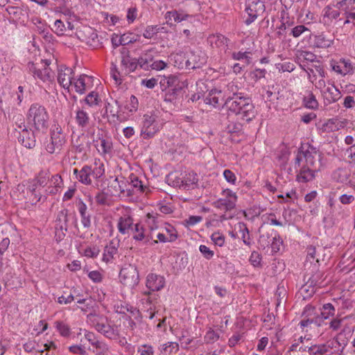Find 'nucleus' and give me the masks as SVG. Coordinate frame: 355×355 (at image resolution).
Segmentation results:
<instances>
[{"label": "nucleus", "instance_id": "1", "mask_svg": "<svg viewBox=\"0 0 355 355\" xmlns=\"http://www.w3.org/2000/svg\"><path fill=\"white\" fill-rule=\"evenodd\" d=\"M227 88L233 94L227 98L224 107L228 112L239 116L241 119L247 122L252 121L256 116V111L251 98L234 91L236 86L233 83H229Z\"/></svg>", "mask_w": 355, "mask_h": 355}, {"label": "nucleus", "instance_id": "2", "mask_svg": "<svg viewBox=\"0 0 355 355\" xmlns=\"http://www.w3.org/2000/svg\"><path fill=\"white\" fill-rule=\"evenodd\" d=\"M26 121L35 132L45 134L49 128V114L44 105L35 103L28 110Z\"/></svg>", "mask_w": 355, "mask_h": 355}, {"label": "nucleus", "instance_id": "3", "mask_svg": "<svg viewBox=\"0 0 355 355\" xmlns=\"http://www.w3.org/2000/svg\"><path fill=\"white\" fill-rule=\"evenodd\" d=\"M50 141L45 145V150L50 154H60L67 143V135L59 124H53L50 130Z\"/></svg>", "mask_w": 355, "mask_h": 355}, {"label": "nucleus", "instance_id": "4", "mask_svg": "<svg viewBox=\"0 0 355 355\" xmlns=\"http://www.w3.org/2000/svg\"><path fill=\"white\" fill-rule=\"evenodd\" d=\"M51 62L42 60L40 62H28L27 69L35 79H39L43 83H51L54 80V73L49 67Z\"/></svg>", "mask_w": 355, "mask_h": 355}, {"label": "nucleus", "instance_id": "5", "mask_svg": "<svg viewBox=\"0 0 355 355\" xmlns=\"http://www.w3.org/2000/svg\"><path fill=\"white\" fill-rule=\"evenodd\" d=\"M162 128L158 117L153 113L144 115L141 122V137L144 139L153 138Z\"/></svg>", "mask_w": 355, "mask_h": 355}, {"label": "nucleus", "instance_id": "6", "mask_svg": "<svg viewBox=\"0 0 355 355\" xmlns=\"http://www.w3.org/2000/svg\"><path fill=\"white\" fill-rule=\"evenodd\" d=\"M317 154L318 150L316 148L313 146L308 145L306 148L304 146L302 147L299 150L295 159L294 167L297 168V165L301 164L315 168Z\"/></svg>", "mask_w": 355, "mask_h": 355}, {"label": "nucleus", "instance_id": "7", "mask_svg": "<svg viewBox=\"0 0 355 355\" xmlns=\"http://www.w3.org/2000/svg\"><path fill=\"white\" fill-rule=\"evenodd\" d=\"M121 282L129 287H133L139 283V272L135 266L128 264L123 266L119 273Z\"/></svg>", "mask_w": 355, "mask_h": 355}, {"label": "nucleus", "instance_id": "8", "mask_svg": "<svg viewBox=\"0 0 355 355\" xmlns=\"http://www.w3.org/2000/svg\"><path fill=\"white\" fill-rule=\"evenodd\" d=\"M306 259L311 263L315 260L318 263L328 259L329 250L328 248L320 245H310L306 248Z\"/></svg>", "mask_w": 355, "mask_h": 355}, {"label": "nucleus", "instance_id": "9", "mask_svg": "<svg viewBox=\"0 0 355 355\" xmlns=\"http://www.w3.org/2000/svg\"><path fill=\"white\" fill-rule=\"evenodd\" d=\"M19 130V142L27 148H33L35 146V134L37 132L31 128L28 130L22 118L20 119Z\"/></svg>", "mask_w": 355, "mask_h": 355}, {"label": "nucleus", "instance_id": "10", "mask_svg": "<svg viewBox=\"0 0 355 355\" xmlns=\"http://www.w3.org/2000/svg\"><path fill=\"white\" fill-rule=\"evenodd\" d=\"M222 196V198L214 202L216 207L226 211L233 209L235 207L237 200L236 193L227 189L223 191Z\"/></svg>", "mask_w": 355, "mask_h": 355}, {"label": "nucleus", "instance_id": "11", "mask_svg": "<svg viewBox=\"0 0 355 355\" xmlns=\"http://www.w3.org/2000/svg\"><path fill=\"white\" fill-rule=\"evenodd\" d=\"M245 10L248 17L245 19V23L250 25L261 13L264 12L265 6L263 2L260 0H248Z\"/></svg>", "mask_w": 355, "mask_h": 355}, {"label": "nucleus", "instance_id": "12", "mask_svg": "<svg viewBox=\"0 0 355 355\" xmlns=\"http://www.w3.org/2000/svg\"><path fill=\"white\" fill-rule=\"evenodd\" d=\"M332 69L343 76L355 73V64L349 59L340 58L338 61L331 62Z\"/></svg>", "mask_w": 355, "mask_h": 355}, {"label": "nucleus", "instance_id": "13", "mask_svg": "<svg viewBox=\"0 0 355 355\" xmlns=\"http://www.w3.org/2000/svg\"><path fill=\"white\" fill-rule=\"evenodd\" d=\"M207 62L206 56L202 52H190L187 55L185 67L188 69L201 68Z\"/></svg>", "mask_w": 355, "mask_h": 355}, {"label": "nucleus", "instance_id": "14", "mask_svg": "<svg viewBox=\"0 0 355 355\" xmlns=\"http://www.w3.org/2000/svg\"><path fill=\"white\" fill-rule=\"evenodd\" d=\"M296 180L298 182L306 183L312 181L315 177L316 169L304 164L297 165Z\"/></svg>", "mask_w": 355, "mask_h": 355}, {"label": "nucleus", "instance_id": "15", "mask_svg": "<svg viewBox=\"0 0 355 355\" xmlns=\"http://www.w3.org/2000/svg\"><path fill=\"white\" fill-rule=\"evenodd\" d=\"M75 123L82 130H86L90 126L92 119L87 109L85 107H78L75 111Z\"/></svg>", "mask_w": 355, "mask_h": 355}, {"label": "nucleus", "instance_id": "16", "mask_svg": "<svg viewBox=\"0 0 355 355\" xmlns=\"http://www.w3.org/2000/svg\"><path fill=\"white\" fill-rule=\"evenodd\" d=\"M141 223H118V228L121 233L126 234L130 232L137 234L133 236V238L138 241H141L144 238V228Z\"/></svg>", "mask_w": 355, "mask_h": 355}, {"label": "nucleus", "instance_id": "17", "mask_svg": "<svg viewBox=\"0 0 355 355\" xmlns=\"http://www.w3.org/2000/svg\"><path fill=\"white\" fill-rule=\"evenodd\" d=\"M146 286L150 291H158L165 286V279L163 276L150 273L146 277Z\"/></svg>", "mask_w": 355, "mask_h": 355}, {"label": "nucleus", "instance_id": "18", "mask_svg": "<svg viewBox=\"0 0 355 355\" xmlns=\"http://www.w3.org/2000/svg\"><path fill=\"white\" fill-rule=\"evenodd\" d=\"M72 73V69L69 67L62 66L58 69V82L64 89H69L71 85Z\"/></svg>", "mask_w": 355, "mask_h": 355}, {"label": "nucleus", "instance_id": "19", "mask_svg": "<svg viewBox=\"0 0 355 355\" xmlns=\"http://www.w3.org/2000/svg\"><path fill=\"white\" fill-rule=\"evenodd\" d=\"M76 175V179L83 184L90 185L92 183V166L85 165L80 170L74 168L73 171Z\"/></svg>", "mask_w": 355, "mask_h": 355}, {"label": "nucleus", "instance_id": "20", "mask_svg": "<svg viewBox=\"0 0 355 355\" xmlns=\"http://www.w3.org/2000/svg\"><path fill=\"white\" fill-rule=\"evenodd\" d=\"M322 94L327 104H331L336 102L341 98V93L339 89L334 85L327 87L322 92Z\"/></svg>", "mask_w": 355, "mask_h": 355}, {"label": "nucleus", "instance_id": "21", "mask_svg": "<svg viewBox=\"0 0 355 355\" xmlns=\"http://www.w3.org/2000/svg\"><path fill=\"white\" fill-rule=\"evenodd\" d=\"M95 144L97 150L101 155L110 154L112 149V141L111 138L101 137H98Z\"/></svg>", "mask_w": 355, "mask_h": 355}, {"label": "nucleus", "instance_id": "22", "mask_svg": "<svg viewBox=\"0 0 355 355\" xmlns=\"http://www.w3.org/2000/svg\"><path fill=\"white\" fill-rule=\"evenodd\" d=\"M154 60V57L150 51H146L141 54V55L137 58V63H139V67L141 69L144 70H149L150 69V64L153 63Z\"/></svg>", "mask_w": 355, "mask_h": 355}, {"label": "nucleus", "instance_id": "23", "mask_svg": "<svg viewBox=\"0 0 355 355\" xmlns=\"http://www.w3.org/2000/svg\"><path fill=\"white\" fill-rule=\"evenodd\" d=\"M320 278V274H315L313 275L311 277L309 278V281L306 282L305 285H304L301 288L302 292L309 293V288H311V290L310 291V293H308L306 297L311 296L315 293L314 287L315 286H319L321 284V282H318V279Z\"/></svg>", "mask_w": 355, "mask_h": 355}, {"label": "nucleus", "instance_id": "24", "mask_svg": "<svg viewBox=\"0 0 355 355\" xmlns=\"http://www.w3.org/2000/svg\"><path fill=\"white\" fill-rule=\"evenodd\" d=\"M87 322L91 324L92 325L95 329L96 331H98V329H99L101 324H103V322H107V318L103 315H99V314H97L96 313H90L87 315Z\"/></svg>", "mask_w": 355, "mask_h": 355}, {"label": "nucleus", "instance_id": "25", "mask_svg": "<svg viewBox=\"0 0 355 355\" xmlns=\"http://www.w3.org/2000/svg\"><path fill=\"white\" fill-rule=\"evenodd\" d=\"M125 184L123 181L120 182L117 178H115L112 181L110 182L108 185V190L112 196H120L121 193L125 192L123 187Z\"/></svg>", "mask_w": 355, "mask_h": 355}, {"label": "nucleus", "instance_id": "26", "mask_svg": "<svg viewBox=\"0 0 355 355\" xmlns=\"http://www.w3.org/2000/svg\"><path fill=\"white\" fill-rule=\"evenodd\" d=\"M333 40L329 39L324 33L314 35L313 46L316 48L326 49L331 46Z\"/></svg>", "mask_w": 355, "mask_h": 355}, {"label": "nucleus", "instance_id": "27", "mask_svg": "<svg viewBox=\"0 0 355 355\" xmlns=\"http://www.w3.org/2000/svg\"><path fill=\"white\" fill-rule=\"evenodd\" d=\"M340 12L330 6H327L323 10L322 21L325 24H329L333 19H336L340 16Z\"/></svg>", "mask_w": 355, "mask_h": 355}, {"label": "nucleus", "instance_id": "28", "mask_svg": "<svg viewBox=\"0 0 355 355\" xmlns=\"http://www.w3.org/2000/svg\"><path fill=\"white\" fill-rule=\"evenodd\" d=\"M98 331L105 336L106 338L110 339H116L118 336L116 329L113 326L110 325L107 322H103L101 324Z\"/></svg>", "mask_w": 355, "mask_h": 355}, {"label": "nucleus", "instance_id": "29", "mask_svg": "<svg viewBox=\"0 0 355 355\" xmlns=\"http://www.w3.org/2000/svg\"><path fill=\"white\" fill-rule=\"evenodd\" d=\"M50 181V187H49V193L50 194H56L59 189L63 186V181L61 176L58 174L52 175Z\"/></svg>", "mask_w": 355, "mask_h": 355}, {"label": "nucleus", "instance_id": "30", "mask_svg": "<svg viewBox=\"0 0 355 355\" xmlns=\"http://www.w3.org/2000/svg\"><path fill=\"white\" fill-rule=\"evenodd\" d=\"M346 345L347 342L345 339L340 340L338 338H336L329 341V348L334 349V353L336 355H341Z\"/></svg>", "mask_w": 355, "mask_h": 355}, {"label": "nucleus", "instance_id": "31", "mask_svg": "<svg viewBox=\"0 0 355 355\" xmlns=\"http://www.w3.org/2000/svg\"><path fill=\"white\" fill-rule=\"evenodd\" d=\"M90 80V77L82 74L79 78L74 82V87L76 92L79 94H83L87 90V81Z\"/></svg>", "mask_w": 355, "mask_h": 355}, {"label": "nucleus", "instance_id": "32", "mask_svg": "<svg viewBox=\"0 0 355 355\" xmlns=\"http://www.w3.org/2000/svg\"><path fill=\"white\" fill-rule=\"evenodd\" d=\"M324 318H323V315H315L313 316V318H309L306 319H303L300 322V324L302 327H308L309 325L313 324L316 327H320L322 326V323L324 322Z\"/></svg>", "mask_w": 355, "mask_h": 355}, {"label": "nucleus", "instance_id": "33", "mask_svg": "<svg viewBox=\"0 0 355 355\" xmlns=\"http://www.w3.org/2000/svg\"><path fill=\"white\" fill-rule=\"evenodd\" d=\"M303 105L305 107L311 110H316L318 107V102L315 95L311 92L304 96Z\"/></svg>", "mask_w": 355, "mask_h": 355}, {"label": "nucleus", "instance_id": "34", "mask_svg": "<svg viewBox=\"0 0 355 355\" xmlns=\"http://www.w3.org/2000/svg\"><path fill=\"white\" fill-rule=\"evenodd\" d=\"M117 250V247L114 243L113 242H110V244L106 245L104 249L103 260L106 262L110 261L114 257V255L116 254Z\"/></svg>", "mask_w": 355, "mask_h": 355}, {"label": "nucleus", "instance_id": "35", "mask_svg": "<svg viewBox=\"0 0 355 355\" xmlns=\"http://www.w3.org/2000/svg\"><path fill=\"white\" fill-rule=\"evenodd\" d=\"M208 41L211 46H216V47H221L227 46V39L223 35H211L208 38Z\"/></svg>", "mask_w": 355, "mask_h": 355}, {"label": "nucleus", "instance_id": "36", "mask_svg": "<svg viewBox=\"0 0 355 355\" xmlns=\"http://www.w3.org/2000/svg\"><path fill=\"white\" fill-rule=\"evenodd\" d=\"M76 206L78 207V211L82 216L83 222H90V214L87 210V205L83 202L82 200H79Z\"/></svg>", "mask_w": 355, "mask_h": 355}, {"label": "nucleus", "instance_id": "37", "mask_svg": "<svg viewBox=\"0 0 355 355\" xmlns=\"http://www.w3.org/2000/svg\"><path fill=\"white\" fill-rule=\"evenodd\" d=\"M92 346L94 348L93 352L97 355H108L109 348L105 343L97 340L95 343H93Z\"/></svg>", "mask_w": 355, "mask_h": 355}, {"label": "nucleus", "instance_id": "38", "mask_svg": "<svg viewBox=\"0 0 355 355\" xmlns=\"http://www.w3.org/2000/svg\"><path fill=\"white\" fill-rule=\"evenodd\" d=\"M86 33L89 35L87 43L94 48L97 47L99 45V40L96 31L91 28H88Z\"/></svg>", "mask_w": 355, "mask_h": 355}, {"label": "nucleus", "instance_id": "39", "mask_svg": "<svg viewBox=\"0 0 355 355\" xmlns=\"http://www.w3.org/2000/svg\"><path fill=\"white\" fill-rule=\"evenodd\" d=\"M290 35H292L294 38H298L303 33H308L311 34V31L306 27L304 25H297L290 29Z\"/></svg>", "mask_w": 355, "mask_h": 355}, {"label": "nucleus", "instance_id": "40", "mask_svg": "<svg viewBox=\"0 0 355 355\" xmlns=\"http://www.w3.org/2000/svg\"><path fill=\"white\" fill-rule=\"evenodd\" d=\"M334 179H335L337 182L345 183L347 182L349 179V174L347 172L346 170H344L343 168H338L336 171H334Z\"/></svg>", "mask_w": 355, "mask_h": 355}, {"label": "nucleus", "instance_id": "41", "mask_svg": "<svg viewBox=\"0 0 355 355\" xmlns=\"http://www.w3.org/2000/svg\"><path fill=\"white\" fill-rule=\"evenodd\" d=\"M84 101L89 107H93L98 105L101 100L98 93L92 92L85 97Z\"/></svg>", "mask_w": 355, "mask_h": 355}, {"label": "nucleus", "instance_id": "42", "mask_svg": "<svg viewBox=\"0 0 355 355\" xmlns=\"http://www.w3.org/2000/svg\"><path fill=\"white\" fill-rule=\"evenodd\" d=\"M179 350V345L175 342H168L162 345L161 349L162 353L171 354L173 352H177Z\"/></svg>", "mask_w": 355, "mask_h": 355}, {"label": "nucleus", "instance_id": "43", "mask_svg": "<svg viewBox=\"0 0 355 355\" xmlns=\"http://www.w3.org/2000/svg\"><path fill=\"white\" fill-rule=\"evenodd\" d=\"M55 327L62 336L68 337L71 334L69 327L62 321H56Z\"/></svg>", "mask_w": 355, "mask_h": 355}, {"label": "nucleus", "instance_id": "44", "mask_svg": "<svg viewBox=\"0 0 355 355\" xmlns=\"http://www.w3.org/2000/svg\"><path fill=\"white\" fill-rule=\"evenodd\" d=\"M74 218L73 213L69 212V210L62 209L58 214L57 222H69Z\"/></svg>", "mask_w": 355, "mask_h": 355}, {"label": "nucleus", "instance_id": "45", "mask_svg": "<svg viewBox=\"0 0 355 355\" xmlns=\"http://www.w3.org/2000/svg\"><path fill=\"white\" fill-rule=\"evenodd\" d=\"M250 52H234L232 53V58L235 60H244V63L245 65H248L250 63L251 58L249 56Z\"/></svg>", "mask_w": 355, "mask_h": 355}, {"label": "nucleus", "instance_id": "46", "mask_svg": "<svg viewBox=\"0 0 355 355\" xmlns=\"http://www.w3.org/2000/svg\"><path fill=\"white\" fill-rule=\"evenodd\" d=\"M198 181L197 174L191 172L189 173L182 180V183L185 187H190L196 184Z\"/></svg>", "mask_w": 355, "mask_h": 355}, {"label": "nucleus", "instance_id": "47", "mask_svg": "<svg viewBox=\"0 0 355 355\" xmlns=\"http://www.w3.org/2000/svg\"><path fill=\"white\" fill-rule=\"evenodd\" d=\"M175 65L178 68H183L185 66V60H187V55L183 52L175 53L173 55Z\"/></svg>", "mask_w": 355, "mask_h": 355}, {"label": "nucleus", "instance_id": "48", "mask_svg": "<svg viewBox=\"0 0 355 355\" xmlns=\"http://www.w3.org/2000/svg\"><path fill=\"white\" fill-rule=\"evenodd\" d=\"M130 185L131 187L136 189L138 191L143 192L145 190L144 186L142 184L141 181L138 179V178L134 175H131L130 176Z\"/></svg>", "mask_w": 355, "mask_h": 355}, {"label": "nucleus", "instance_id": "49", "mask_svg": "<svg viewBox=\"0 0 355 355\" xmlns=\"http://www.w3.org/2000/svg\"><path fill=\"white\" fill-rule=\"evenodd\" d=\"M159 30L157 26H148L143 33V36L146 39H151L159 33Z\"/></svg>", "mask_w": 355, "mask_h": 355}, {"label": "nucleus", "instance_id": "50", "mask_svg": "<svg viewBox=\"0 0 355 355\" xmlns=\"http://www.w3.org/2000/svg\"><path fill=\"white\" fill-rule=\"evenodd\" d=\"M34 180L39 186L44 187L49 180V174L46 171H41Z\"/></svg>", "mask_w": 355, "mask_h": 355}, {"label": "nucleus", "instance_id": "51", "mask_svg": "<svg viewBox=\"0 0 355 355\" xmlns=\"http://www.w3.org/2000/svg\"><path fill=\"white\" fill-rule=\"evenodd\" d=\"M320 313L324 319H327L329 318V316L334 315L335 309L331 303H327L323 304L322 309Z\"/></svg>", "mask_w": 355, "mask_h": 355}, {"label": "nucleus", "instance_id": "52", "mask_svg": "<svg viewBox=\"0 0 355 355\" xmlns=\"http://www.w3.org/2000/svg\"><path fill=\"white\" fill-rule=\"evenodd\" d=\"M104 173V164L102 163L99 164V165H97V164L95 163V166L94 168L92 167V177L95 179H98L102 177Z\"/></svg>", "mask_w": 355, "mask_h": 355}, {"label": "nucleus", "instance_id": "53", "mask_svg": "<svg viewBox=\"0 0 355 355\" xmlns=\"http://www.w3.org/2000/svg\"><path fill=\"white\" fill-rule=\"evenodd\" d=\"M182 87H174L168 89L165 94V101H173L181 92Z\"/></svg>", "mask_w": 355, "mask_h": 355}, {"label": "nucleus", "instance_id": "54", "mask_svg": "<svg viewBox=\"0 0 355 355\" xmlns=\"http://www.w3.org/2000/svg\"><path fill=\"white\" fill-rule=\"evenodd\" d=\"M250 261L254 267H261V254L257 251H253L250 255Z\"/></svg>", "mask_w": 355, "mask_h": 355}, {"label": "nucleus", "instance_id": "55", "mask_svg": "<svg viewBox=\"0 0 355 355\" xmlns=\"http://www.w3.org/2000/svg\"><path fill=\"white\" fill-rule=\"evenodd\" d=\"M100 250L96 245L87 247L84 250V255L87 257L94 258L98 256Z\"/></svg>", "mask_w": 355, "mask_h": 355}, {"label": "nucleus", "instance_id": "56", "mask_svg": "<svg viewBox=\"0 0 355 355\" xmlns=\"http://www.w3.org/2000/svg\"><path fill=\"white\" fill-rule=\"evenodd\" d=\"M171 16L173 17V21L176 23L181 22L184 20L187 19L190 16L187 14L184 13L183 12H180L177 10H172Z\"/></svg>", "mask_w": 355, "mask_h": 355}, {"label": "nucleus", "instance_id": "57", "mask_svg": "<svg viewBox=\"0 0 355 355\" xmlns=\"http://www.w3.org/2000/svg\"><path fill=\"white\" fill-rule=\"evenodd\" d=\"M211 239L216 245L221 247L224 245L225 236L218 232L213 233L211 236Z\"/></svg>", "mask_w": 355, "mask_h": 355}, {"label": "nucleus", "instance_id": "58", "mask_svg": "<svg viewBox=\"0 0 355 355\" xmlns=\"http://www.w3.org/2000/svg\"><path fill=\"white\" fill-rule=\"evenodd\" d=\"M164 85L166 84L167 87H178L179 86V80L178 78L175 76H168L166 77L164 80Z\"/></svg>", "mask_w": 355, "mask_h": 355}, {"label": "nucleus", "instance_id": "59", "mask_svg": "<svg viewBox=\"0 0 355 355\" xmlns=\"http://www.w3.org/2000/svg\"><path fill=\"white\" fill-rule=\"evenodd\" d=\"M125 107L129 112H131L137 111L138 108L137 98L135 96L132 95L130 98V103L129 104L126 105Z\"/></svg>", "mask_w": 355, "mask_h": 355}, {"label": "nucleus", "instance_id": "60", "mask_svg": "<svg viewBox=\"0 0 355 355\" xmlns=\"http://www.w3.org/2000/svg\"><path fill=\"white\" fill-rule=\"evenodd\" d=\"M141 355H154L153 347L151 345H143L138 349Z\"/></svg>", "mask_w": 355, "mask_h": 355}, {"label": "nucleus", "instance_id": "61", "mask_svg": "<svg viewBox=\"0 0 355 355\" xmlns=\"http://www.w3.org/2000/svg\"><path fill=\"white\" fill-rule=\"evenodd\" d=\"M219 338V335L213 329H209L205 336V340L207 343H214Z\"/></svg>", "mask_w": 355, "mask_h": 355}, {"label": "nucleus", "instance_id": "62", "mask_svg": "<svg viewBox=\"0 0 355 355\" xmlns=\"http://www.w3.org/2000/svg\"><path fill=\"white\" fill-rule=\"evenodd\" d=\"M223 176L226 181L232 184H234L236 180L235 174L229 169H225L223 171Z\"/></svg>", "mask_w": 355, "mask_h": 355}, {"label": "nucleus", "instance_id": "63", "mask_svg": "<svg viewBox=\"0 0 355 355\" xmlns=\"http://www.w3.org/2000/svg\"><path fill=\"white\" fill-rule=\"evenodd\" d=\"M55 33L58 35H64L65 27L64 24L60 19H57L54 22Z\"/></svg>", "mask_w": 355, "mask_h": 355}, {"label": "nucleus", "instance_id": "64", "mask_svg": "<svg viewBox=\"0 0 355 355\" xmlns=\"http://www.w3.org/2000/svg\"><path fill=\"white\" fill-rule=\"evenodd\" d=\"M199 250L204 256V257L207 259H210L214 256V251L211 250L208 247H207L205 245H200Z\"/></svg>", "mask_w": 355, "mask_h": 355}]
</instances>
